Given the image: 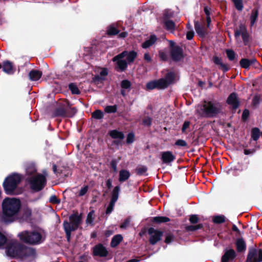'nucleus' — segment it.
Segmentation results:
<instances>
[{
    "label": "nucleus",
    "mask_w": 262,
    "mask_h": 262,
    "mask_svg": "<svg viewBox=\"0 0 262 262\" xmlns=\"http://www.w3.org/2000/svg\"><path fill=\"white\" fill-rule=\"evenodd\" d=\"M52 169L54 173L57 176H60L62 173V170L59 168L57 169V166L55 164H53Z\"/></svg>",
    "instance_id": "obj_63"
},
{
    "label": "nucleus",
    "mask_w": 262,
    "mask_h": 262,
    "mask_svg": "<svg viewBox=\"0 0 262 262\" xmlns=\"http://www.w3.org/2000/svg\"><path fill=\"white\" fill-rule=\"evenodd\" d=\"M20 240L30 245H37L41 243V234L36 231H24L18 235Z\"/></svg>",
    "instance_id": "obj_5"
},
{
    "label": "nucleus",
    "mask_w": 262,
    "mask_h": 262,
    "mask_svg": "<svg viewBox=\"0 0 262 262\" xmlns=\"http://www.w3.org/2000/svg\"><path fill=\"white\" fill-rule=\"evenodd\" d=\"M135 139V134L133 132H130L127 135L126 142L127 144H130L134 142Z\"/></svg>",
    "instance_id": "obj_53"
},
{
    "label": "nucleus",
    "mask_w": 262,
    "mask_h": 262,
    "mask_svg": "<svg viewBox=\"0 0 262 262\" xmlns=\"http://www.w3.org/2000/svg\"><path fill=\"white\" fill-rule=\"evenodd\" d=\"M170 219L166 216H158L153 217L151 221L152 223L156 224H161L162 223H166L170 221Z\"/></svg>",
    "instance_id": "obj_33"
},
{
    "label": "nucleus",
    "mask_w": 262,
    "mask_h": 262,
    "mask_svg": "<svg viewBox=\"0 0 262 262\" xmlns=\"http://www.w3.org/2000/svg\"><path fill=\"white\" fill-rule=\"evenodd\" d=\"M130 222V219L129 217L126 218L120 225V228L123 229L126 228L129 225Z\"/></svg>",
    "instance_id": "obj_64"
},
{
    "label": "nucleus",
    "mask_w": 262,
    "mask_h": 262,
    "mask_svg": "<svg viewBox=\"0 0 262 262\" xmlns=\"http://www.w3.org/2000/svg\"><path fill=\"white\" fill-rule=\"evenodd\" d=\"M189 220V222H190V223H191L192 224H196L197 223H198V222L199 221V219L197 215L192 214L190 216Z\"/></svg>",
    "instance_id": "obj_60"
},
{
    "label": "nucleus",
    "mask_w": 262,
    "mask_h": 262,
    "mask_svg": "<svg viewBox=\"0 0 262 262\" xmlns=\"http://www.w3.org/2000/svg\"><path fill=\"white\" fill-rule=\"evenodd\" d=\"M21 182V177L17 173H13L7 177L3 183L5 193L8 195L14 194L18 185Z\"/></svg>",
    "instance_id": "obj_4"
},
{
    "label": "nucleus",
    "mask_w": 262,
    "mask_h": 262,
    "mask_svg": "<svg viewBox=\"0 0 262 262\" xmlns=\"http://www.w3.org/2000/svg\"><path fill=\"white\" fill-rule=\"evenodd\" d=\"M235 8L239 11L243 10L244 8L243 0H232Z\"/></svg>",
    "instance_id": "obj_41"
},
{
    "label": "nucleus",
    "mask_w": 262,
    "mask_h": 262,
    "mask_svg": "<svg viewBox=\"0 0 262 262\" xmlns=\"http://www.w3.org/2000/svg\"><path fill=\"white\" fill-rule=\"evenodd\" d=\"M236 250L238 252H245L246 250V244L243 238H238L235 242Z\"/></svg>",
    "instance_id": "obj_24"
},
{
    "label": "nucleus",
    "mask_w": 262,
    "mask_h": 262,
    "mask_svg": "<svg viewBox=\"0 0 262 262\" xmlns=\"http://www.w3.org/2000/svg\"><path fill=\"white\" fill-rule=\"evenodd\" d=\"M157 40V36L155 35H151L149 38L142 43V47L143 49H147L154 45Z\"/></svg>",
    "instance_id": "obj_28"
},
{
    "label": "nucleus",
    "mask_w": 262,
    "mask_h": 262,
    "mask_svg": "<svg viewBox=\"0 0 262 262\" xmlns=\"http://www.w3.org/2000/svg\"><path fill=\"white\" fill-rule=\"evenodd\" d=\"M158 55L160 61L166 62L168 59V56L166 52L160 50L158 52Z\"/></svg>",
    "instance_id": "obj_44"
},
{
    "label": "nucleus",
    "mask_w": 262,
    "mask_h": 262,
    "mask_svg": "<svg viewBox=\"0 0 262 262\" xmlns=\"http://www.w3.org/2000/svg\"><path fill=\"white\" fill-rule=\"evenodd\" d=\"M89 189V186L88 185L84 186L83 187L81 188L80 190L78 195L79 196H82L84 195L86 193L88 192Z\"/></svg>",
    "instance_id": "obj_62"
},
{
    "label": "nucleus",
    "mask_w": 262,
    "mask_h": 262,
    "mask_svg": "<svg viewBox=\"0 0 262 262\" xmlns=\"http://www.w3.org/2000/svg\"><path fill=\"white\" fill-rule=\"evenodd\" d=\"M226 102L228 104L232 106L233 110H236L239 105L237 94L235 92L231 93L227 98Z\"/></svg>",
    "instance_id": "obj_17"
},
{
    "label": "nucleus",
    "mask_w": 262,
    "mask_h": 262,
    "mask_svg": "<svg viewBox=\"0 0 262 262\" xmlns=\"http://www.w3.org/2000/svg\"><path fill=\"white\" fill-rule=\"evenodd\" d=\"M243 41V43L245 46H249L250 42L252 41V37L250 36L248 31L241 35Z\"/></svg>",
    "instance_id": "obj_37"
},
{
    "label": "nucleus",
    "mask_w": 262,
    "mask_h": 262,
    "mask_svg": "<svg viewBox=\"0 0 262 262\" xmlns=\"http://www.w3.org/2000/svg\"><path fill=\"white\" fill-rule=\"evenodd\" d=\"M117 57L118 55L114 56L112 59L113 62H116L115 69L118 72L125 71L127 68L128 63L125 59L123 58L119 59Z\"/></svg>",
    "instance_id": "obj_16"
},
{
    "label": "nucleus",
    "mask_w": 262,
    "mask_h": 262,
    "mask_svg": "<svg viewBox=\"0 0 262 262\" xmlns=\"http://www.w3.org/2000/svg\"><path fill=\"white\" fill-rule=\"evenodd\" d=\"M7 255L12 258H26L34 257L35 250L28 247L17 241H12L7 243L6 247Z\"/></svg>",
    "instance_id": "obj_1"
},
{
    "label": "nucleus",
    "mask_w": 262,
    "mask_h": 262,
    "mask_svg": "<svg viewBox=\"0 0 262 262\" xmlns=\"http://www.w3.org/2000/svg\"><path fill=\"white\" fill-rule=\"evenodd\" d=\"M71 104L69 102V106L66 108V117L72 118L76 114L77 110L76 107H71Z\"/></svg>",
    "instance_id": "obj_34"
},
{
    "label": "nucleus",
    "mask_w": 262,
    "mask_h": 262,
    "mask_svg": "<svg viewBox=\"0 0 262 262\" xmlns=\"http://www.w3.org/2000/svg\"><path fill=\"white\" fill-rule=\"evenodd\" d=\"M120 190V187L119 186H116L113 189L112 192L111 201L105 211L106 214H110L113 211L115 204L119 198Z\"/></svg>",
    "instance_id": "obj_11"
},
{
    "label": "nucleus",
    "mask_w": 262,
    "mask_h": 262,
    "mask_svg": "<svg viewBox=\"0 0 262 262\" xmlns=\"http://www.w3.org/2000/svg\"><path fill=\"white\" fill-rule=\"evenodd\" d=\"M69 220L71 224L80 225L82 222V215L79 214L77 212L72 214L69 216Z\"/></svg>",
    "instance_id": "obj_25"
},
{
    "label": "nucleus",
    "mask_w": 262,
    "mask_h": 262,
    "mask_svg": "<svg viewBox=\"0 0 262 262\" xmlns=\"http://www.w3.org/2000/svg\"><path fill=\"white\" fill-rule=\"evenodd\" d=\"M21 203L19 199L7 198L2 203L3 215L2 221L6 223H10L14 220L20 209Z\"/></svg>",
    "instance_id": "obj_2"
},
{
    "label": "nucleus",
    "mask_w": 262,
    "mask_h": 262,
    "mask_svg": "<svg viewBox=\"0 0 262 262\" xmlns=\"http://www.w3.org/2000/svg\"><path fill=\"white\" fill-rule=\"evenodd\" d=\"M68 106L69 101L67 100L58 102L56 107L52 111V118L58 117H66V108Z\"/></svg>",
    "instance_id": "obj_8"
},
{
    "label": "nucleus",
    "mask_w": 262,
    "mask_h": 262,
    "mask_svg": "<svg viewBox=\"0 0 262 262\" xmlns=\"http://www.w3.org/2000/svg\"><path fill=\"white\" fill-rule=\"evenodd\" d=\"M250 115L249 111L248 109H245L243 111L242 115V120L245 122L247 120Z\"/></svg>",
    "instance_id": "obj_58"
},
{
    "label": "nucleus",
    "mask_w": 262,
    "mask_h": 262,
    "mask_svg": "<svg viewBox=\"0 0 262 262\" xmlns=\"http://www.w3.org/2000/svg\"><path fill=\"white\" fill-rule=\"evenodd\" d=\"M27 179L30 188L35 192H38L43 189L47 184L46 177L42 174L31 176Z\"/></svg>",
    "instance_id": "obj_6"
},
{
    "label": "nucleus",
    "mask_w": 262,
    "mask_h": 262,
    "mask_svg": "<svg viewBox=\"0 0 262 262\" xmlns=\"http://www.w3.org/2000/svg\"><path fill=\"white\" fill-rule=\"evenodd\" d=\"M123 240V236L121 234L115 235L112 239L111 246L112 248L117 247Z\"/></svg>",
    "instance_id": "obj_32"
},
{
    "label": "nucleus",
    "mask_w": 262,
    "mask_h": 262,
    "mask_svg": "<svg viewBox=\"0 0 262 262\" xmlns=\"http://www.w3.org/2000/svg\"><path fill=\"white\" fill-rule=\"evenodd\" d=\"M164 81L160 79L158 80H155L149 81L146 83V86L147 90H152L155 89H157L159 90L164 89L163 84H164Z\"/></svg>",
    "instance_id": "obj_20"
},
{
    "label": "nucleus",
    "mask_w": 262,
    "mask_h": 262,
    "mask_svg": "<svg viewBox=\"0 0 262 262\" xmlns=\"http://www.w3.org/2000/svg\"><path fill=\"white\" fill-rule=\"evenodd\" d=\"M95 211L92 210L89 212L88 214L87 217L86 219V223L87 224H93L94 221V215Z\"/></svg>",
    "instance_id": "obj_47"
},
{
    "label": "nucleus",
    "mask_w": 262,
    "mask_h": 262,
    "mask_svg": "<svg viewBox=\"0 0 262 262\" xmlns=\"http://www.w3.org/2000/svg\"><path fill=\"white\" fill-rule=\"evenodd\" d=\"M174 145L178 146H181V147H187V142L182 139H178L177 140Z\"/></svg>",
    "instance_id": "obj_57"
},
{
    "label": "nucleus",
    "mask_w": 262,
    "mask_h": 262,
    "mask_svg": "<svg viewBox=\"0 0 262 262\" xmlns=\"http://www.w3.org/2000/svg\"><path fill=\"white\" fill-rule=\"evenodd\" d=\"M92 117L95 119L100 120L103 118L104 114L101 110H97L92 113Z\"/></svg>",
    "instance_id": "obj_40"
},
{
    "label": "nucleus",
    "mask_w": 262,
    "mask_h": 262,
    "mask_svg": "<svg viewBox=\"0 0 262 262\" xmlns=\"http://www.w3.org/2000/svg\"><path fill=\"white\" fill-rule=\"evenodd\" d=\"M142 123L147 126H150L152 123V119L149 117H146L143 119Z\"/></svg>",
    "instance_id": "obj_56"
},
{
    "label": "nucleus",
    "mask_w": 262,
    "mask_h": 262,
    "mask_svg": "<svg viewBox=\"0 0 262 262\" xmlns=\"http://www.w3.org/2000/svg\"><path fill=\"white\" fill-rule=\"evenodd\" d=\"M212 61L215 65H217L219 69L221 70L224 73L228 72L230 69L228 64L224 63L222 62L221 57L217 56H214L212 58Z\"/></svg>",
    "instance_id": "obj_18"
},
{
    "label": "nucleus",
    "mask_w": 262,
    "mask_h": 262,
    "mask_svg": "<svg viewBox=\"0 0 262 262\" xmlns=\"http://www.w3.org/2000/svg\"><path fill=\"white\" fill-rule=\"evenodd\" d=\"M258 16V9L255 8L252 10L250 17L251 27L253 26L255 24L257 20Z\"/></svg>",
    "instance_id": "obj_31"
},
{
    "label": "nucleus",
    "mask_w": 262,
    "mask_h": 262,
    "mask_svg": "<svg viewBox=\"0 0 262 262\" xmlns=\"http://www.w3.org/2000/svg\"><path fill=\"white\" fill-rule=\"evenodd\" d=\"M203 228V224H199L198 225H191L187 226L185 227V229L188 232H193L199 229H202Z\"/></svg>",
    "instance_id": "obj_38"
},
{
    "label": "nucleus",
    "mask_w": 262,
    "mask_h": 262,
    "mask_svg": "<svg viewBox=\"0 0 262 262\" xmlns=\"http://www.w3.org/2000/svg\"><path fill=\"white\" fill-rule=\"evenodd\" d=\"M174 236L172 233L170 232L166 233L164 242L167 244H170L174 241Z\"/></svg>",
    "instance_id": "obj_50"
},
{
    "label": "nucleus",
    "mask_w": 262,
    "mask_h": 262,
    "mask_svg": "<svg viewBox=\"0 0 262 262\" xmlns=\"http://www.w3.org/2000/svg\"><path fill=\"white\" fill-rule=\"evenodd\" d=\"M176 76L173 72H168L164 78H160L164 81L163 84L164 89L168 88L171 84H172L175 80Z\"/></svg>",
    "instance_id": "obj_21"
},
{
    "label": "nucleus",
    "mask_w": 262,
    "mask_h": 262,
    "mask_svg": "<svg viewBox=\"0 0 262 262\" xmlns=\"http://www.w3.org/2000/svg\"><path fill=\"white\" fill-rule=\"evenodd\" d=\"M226 53L228 58L230 61H233L235 58L236 54L235 52L231 49H227L226 50Z\"/></svg>",
    "instance_id": "obj_49"
},
{
    "label": "nucleus",
    "mask_w": 262,
    "mask_h": 262,
    "mask_svg": "<svg viewBox=\"0 0 262 262\" xmlns=\"http://www.w3.org/2000/svg\"><path fill=\"white\" fill-rule=\"evenodd\" d=\"M190 122L189 121H185L182 127V133L186 134V130L189 128L190 126Z\"/></svg>",
    "instance_id": "obj_61"
},
{
    "label": "nucleus",
    "mask_w": 262,
    "mask_h": 262,
    "mask_svg": "<svg viewBox=\"0 0 262 262\" xmlns=\"http://www.w3.org/2000/svg\"><path fill=\"white\" fill-rule=\"evenodd\" d=\"M239 63L242 68L245 69H249L251 66H252L254 68H256L257 66L259 64V63L255 58H252L251 59L246 58H242L240 60Z\"/></svg>",
    "instance_id": "obj_15"
},
{
    "label": "nucleus",
    "mask_w": 262,
    "mask_h": 262,
    "mask_svg": "<svg viewBox=\"0 0 262 262\" xmlns=\"http://www.w3.org/2000/svg\"><path fill=\"white\" fill-rule=\"evenodd\" d=\"M7 237L1 232H0V247L4 246L7 243Z\"/></svg>",
    "instance_id": "obj_59"
},
{
    "label": "nucleus",
    "mask_w": 262,
    "mask_h": 262,
    "mask_svg": "<svg viewBox=\"0 0 262 262\" xmlns=\"http://www.w3.org/2000/svg\"><path fill=\"white\" fill-rule=\"evenodd\" d=\"M49 202L53 204H59L60 203V200L55 195H52L50 198Z\"/></svg>",
    "instance_id": "obj_55"
},
{
    "label": "nucleus",
    "mask_w": 262,
    "mask_h": 262,
    "mask_svg": "<svg viewBox=\"0 0 262 262\" xmlns=\"http://www.w3.org/2000/svg\"><path fill=\"white\" fill-rule=\"evenodd\" d=\"M105 79V77H102L99 75H95L92 78V82L98 84L100 83H103Z\"/></svg>",
    "instance_id": "obj_51"
},
{
    "label": "nucleus",
    "mask_w": 262,
    "mask_h": 262,
    "mask_svg": "<svg viewBox=\"0 0 262 262\" xmlns=\"http://www.w3.org/2000/svg\"><path fill=\"white\" fill-rule=\"evenodd\" d=\"M117 111V105H107L104 108V112L106 113H115Z\"/></svg>",
    "instance_id": "obj_42"
},
{
    "label": "nucleus",
    "mask_w": 262,
    "mask_h": 262,
    "mask_svg": "<svg viewBox=\"0 0 262 262\" xmlns=\"http://www.w3.org/2000/svg\"><path fill=\"white\" fill-rule=\"evenodd\" d=\"M68 87L71 93L73 95H79L81 93L77 85L75 83H70Z\"/></svg>",
    "instance_id": "obj_39"
},
{
    "label": "nucleus",
    "mask_w": 262,
    "mask_h": 262,
    "mask_svg": "<svg viewBox=\"0 0 262 262\" xmlns=\"http://www.w3.org/2000/svg\"><path fill=\"white\" fill-rule=\"evenodd\" d=\"M147 233L149 235V242L151 245H156L161 240L163 232L155 229L153 227H149L147 230Z\"/></svg>",
    "instance_id": "obj_10"
},
{
    "label": "nucleus",
    "mask_w": 262,
    "mask_h": 262,
    "mask_svg": "<svg viewBox=\"0 0 262 262\" xmlns=\"http://www.w3.org/2000/svg\"><path fill=\"white\" fill-rule=\"evenodd\" d=\"M194 28L198 35L202 37L205 36L206 32L204 28L199 21H194Z\"/></svg>",
    "instance_id": "obj_30"
},
{
    "label": "nucleus",
    "mask_w": 262,
    "mask_h": 262,
    "mask_svg": "<svg viewBox=\"0 0 262 262\" xmlns=\"http://www.w3.org/2000/svg\"><path fill=\"white\" fill-rule=\"evenodd\" d=\"M108 135L114 139L123 140L125 137L123 132L117 129L109 131Z\"/></svg>",
    "instance_id": "obj_26"
},
{
    "label": "nucleus",
    "mask_w": 262,
    "mask_h": 262,
    "mask_svg": "<svg viewBox=\"0 0 262 262\" xmlns=\"http://www.w3.org/2000/svg\"><path fill=\"white\" fill-rule=\"evenodd\" d=\"M121 87L123 89H130L132 84L131 82L128 80H123L121 82Z\"/></svg>",
    "instance_id": "obj_54"
},
{
    "label": "nucleus",
    "mask_w": 262,
    "mask_h": 262,
    "mask_svg": "<svg viewBox=\"0 0 262 262\" xmlns=\"http://www.w3.org/2000/svg\"><path fill=\"white\" fill-rule=\"evenodd\" d=\"M200 114L205 118H214L223 114V105L217 100H204L201 106Z\"/></svg>",
    "instance_id": "obj_3"
},
{
    "label": "nucleus",
    "mask_w": 262,
    "mask_h": 262,
    "mask_svg": "<svg viewBox=\"0 0 262 262\" xmlns=\"http://www.w3.org/2000/svg\"><path fill=\"white\" fill-rule=\"evenodd\" d=\"M247 32V29L246 26L244 24H241L239 25V29H235L234 30V37L237 38L239 37L242 33Z\"/></svg>",
    "instance_id": "obj_36"
},
{
    "label": "nucleus",
    "mask_w": 262,
    "mask_h": 262,
    "mask_svg": "<svg viewBox=\"0 0 262 262\" xmlns=\"http://www.w3.org/2000/svg\"><path fill=\"white\" fill-rule=\"evenodd\" d=\"M161 159L163 163L168 164L172 162L176 158L170 151H166L161 152Z\"/></svg>",
    "instance_id": "obj_19"
},
{
    "label": "nucleus",
    "mask_w": 262,
    "mask_h": 262,
    "mask_svg": "<svg viewBox=\"0 0 262 262\" xmlns=\"http://www.w3.org/2000/svg\"><path fill=\"white\" fill-rule=\"evenodd\" d=\"M213 222L215 224H220L225 222V217L223 215L215 216L213 219Z\"/></svg>",
    "instance_id": "obj_43"
},
{
    "label": "nucleus",
    "mask_w": 262,
    "mask_h": 262,
    "mask_svg": "<svg viewBox=\"0 0 262 262\" xmlns=\"http://www.w3.org/2000/svg\"><path fill=\"white\" fill-rule=\"evenodd\" d=\"M130 176L129 171L126 169H121L119 173V181L122 183L127 180Z\"/></svg>",
    "instance_id": "obj_29"
},
{
    "label": "nucleus",
    "mask_w": 262,
    "mask_h": 262,
    "mask_svg": "<svg viewBox=\"0 0 262 262\" xmlns=\"http://www.w3.org/2000/svg\"><path fill=\"white\" fill-rule=\"evenodd\" d=\"M42 75L41 71L37 70H32L29 73V79L31 81L39 80Z\"/></svg>",
    "instance_id": "obj_27"
},
{
    "label": "nucleus",
    "mask_w": 262,
    "mask_h": 262,
    "mask_svg": "<svg viewBox=\"0 0 262 262\" xmlns=\"http://www.w3.org/2000/svg\"><path fill=\"white\" fill-rule=\"evenodd\" d=\"M119 33V30L114 26H110L107 31V34L109 36L115 35Z\"/></svg>",
    "instance_id": "obj_48"
},
{
    "label": "nucleus",
    "mask_w": 262,
    "mask_h": 262,
    "mask_svg": "<svg viewBox=\"0 0 262 262\" xmlns=\"http://www.w3.org/2000/svg\"><path fill=\"white\" fill-rule=\"evenodd\" d=\"M164 24L166 29L168 30H174L175 29V23L171 20H166Z\"/></svg>",
    "instance_id": "obj_45"
},
{
    "label": "nucleus",
    "mask_w": 262,
    "mask_h": 262,
    "mask_svg": "<svg viewBox=\"0 0 262 262\" xmlns=\"http://www.w3.org/2000/svg\"><path fill=\"white\" fill-rule=\"evenodd\" d=\"M245 262H262V249L250 248Z\"/></svg>",
    "instance_id": "obj_9"
},
{
    "label": "nucleus",
    "mask_w": 262,
    "mask_h": 262,
    "mask_svg": "<svg viewBox=\"0 0 262 262\" xmlns=\"http://www.w3.org/2000/svg\"><path fill=\"white\" fill-rule=\"evenodd\" d=\"M261 133L260 129L258 127H253L251 129V137L255 141H257L260 136Z\"/></svg>",
    "instance_id": "obj_35"
},
{
    "label": "nucleus",
    "mask_w": 262,
    "mask_h": 262,
    "mask_svg": "<svg viewBox=\"0 0 262 262\" xmlns=\"http://www.w3.org/2000/svg\"><path fill=\"white\" fill-rule=\"evenodd\" d=\"M138 55L137 52L134 50L128 51L124 50L121 53L118 54V58H123L126 57V60L128 64H130L134 62Z\"/></svg>",
    "instance_id": "obj_12"
},
{
    "label": "nucleus",
    "mask_w": 262,
    "mask_h": 262,
    "mask_svg": "<svg viewBox=\"0 0 262 262\" xmlns=\"http://www.w3.org/2000/svg\"><path fill=\"white\" fill-rule=\"evenodd\" d=\"M147 169L148 168L146 166H141L136 168V172L137 174L139 176L144 175L147 171Z\"/></svg>",
    "instance_id": "obj_52"
},
{
    "label": "nucleus",
    "mask_w": 262,
    "mask_h": 262,
    "mask_svg": "<svg viewBox=\"0 0 262 262\" xmlns=\"http://www.w3.org/2000/svg\"><path fill=\"white\" fill-rule=\"evenodd\" d=\"M26 170V173L29 176L34 174L37 171L35 166L32 164L27 166Z\"/></svg>",
    "instance_id": "obj_46"
},
{
    "label": "nucleus",
    "mask_w": 262,
    "mask_h": 262,
    "mask_svg": "<svg viewBox=\"0 0 262 262\" xmlns=\"http://www.w3.org/2000/svg\"><path fill=\"white\" fill-rule=\"evenodd\" d=\"M93 255L100 257H106L108 252L102 244H97L92 248Z\"/></svg>",
    "instance_id": "obj_14"
},
{
    "label": "nucleus",
    "mask_w": 262,
    "mask_h": 262,
    "mask_svg": "<svg viewBox=\"0 0 262 262\" xmlns=\"http://www.w3.org/2000/svg\"><path fill=\"white\" fill-rule=\"evenodd\" d=\"M79 225L71 224L68 221H64L63 223V228L66 233L67 240L68 242L71 241V232L76 230Z\"/></svg>",
    "instance_id": "obj_13"
},
{
    "label": "nucleus",
    "mask_w": 262,
    "mask_h": 262,
    "mask_svg": "<svg viewBox=\"0 0 262 262\" xmlns=\"http://www.w3.org/2000/svg\"><path fill=\"white\" fill-rule=\"evenodd\" d=\"M170 56L174 62H179L185 57L183 49L180 46L176 45L172 40H169Z\"/></svg>",
    "instance_id": "obj_7"
},
{
    "label": "nucleus",
    "mask_w": 262,
    "mask_h": 262,
    "mask_svg": "<svg viewBox=\"0 0 262 262\" xmlns=\"http://www.w3.org/2000/svg\"><path fill=\"white\" fill-rule=\"evenodd\" d=\"M3 71L9 75L13 74L15 71L12 62L9 60L4 61L2 65Z\"/></svg>",
    "instance_id": "obj_23"
},
{
    "label": "nucleus",
    "mask_w": 262,
    "mask_h": 262,
    "mask_svg": "<svg viewBox=\"0 0 262 262\" xmlns=\"http://www.w3.org/2000/svg\"><path fill=\"white\" fill-rule=\"evenodd\" d=\"M236 256V253L233 249L226 250L222 256L221 262H229V260L235 259Z\"/></svg>",
    "instance_id": "obj_22"
}]
</instances>
